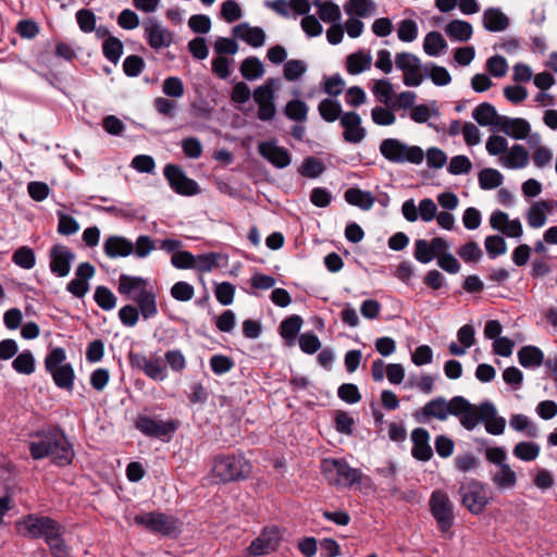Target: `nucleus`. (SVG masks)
Here are the masks:
<instances>
[{
  "label": "nucleus",
  "instance_id": "nucleus-1",
  "mask_svg": "<svg viewBox=\"0 0 557 557\" xmlns=\"http://www.w3.org/2000/svg\"><path fill=\"white\" fill-rule=\"evenodd\" d=\"M29 454L35 460L50 458L58 467L70 466L75 457L73 444L59 425H48L35 432L29 442Z\"/></svg>",
  "mask_w": 557,
  "mask_h": 557
},
{
  "label": "nucleus",
  "instance_id": "nucleus-2",
  "mask_svg": "<svg viewBox=\"0 0 557 557\" xmlns=\"http://www.w3.org/2000/svg\"><path fill=\"white\" fill-rule=\"evenodd\" d=\"M412 416L418 423L423 424L429 423L432 419L445 421L449 416L458 418L465 429H470L475 424L472 404L462 396H454L449 400L438 396L417 409Z\"/></svg>",
  "mask_w": 557,
  "mask_h": 557
},
{
  "label": "nucleus",
  "instance_id": "nucleus-3",
  "mask_svg": "<svg viewBox=\"0 0 557 557\" xmlns=\"http://www.w3.org/2000/svg\"><path fill=\"white\" fill-rule=\"evenodd\" d=\"M16 530L24 537L32 540L44 539L47 545L58 540L64 533V528L55 519L35 513L26 515L16 521Z\"/></svg>",
  "mask_w": 557,
  "mask_h": 557
},
{
  "label": "nucleus",
  "instance_id": "nucleus-4",
  "mask_svg": "<svg viewBox=\"0 0 557 557\" xmlns=\"http://www.w3.org/2000/svg\"><path fill=\"white\" fill-rule=\"evenodd\" d=\"M321 471L330 485L337 487H350L359 483L362 473L351 468L344 459L326 458L321 462Z\"/></svg>",
  "mask_w": 557,
  "mask_h": 557
},
{
  "label": "nucleus",
  "instance_id": "nucleus-5",
  "mask_svg": "<svg viewBox=\"0 0 557 557\" xmlns=\"http://www.w3.org/2000/svg\"><path fill=\"white\" fill-rule=\"evenodd\" d=\"M134 522L152 533L174 539L181 534L183 527L178 518L158 511L138 513L134 517Z\"/></svg>",
  "mask_w": 557,
  "mask_h": 557
},
{
  "label": "nucleus",
  "instance_id": "nucleus-6",
  "mask_svg": "<svg viewBox=\"0 0 557 557\" xmlns=\"http://www.w3.org/2000/svg\"><path fill=\"white\" fill-rule=\"evenodd\" d=\"M381 154L389 162L403 164H421L424 151L419 146H410L397 138H386L380 144Z\"/></svg>",
  "mask_w": 557,
  "mask_h": 557
},
{
  "label": "nucleus",
  "instance_id": "nucleus-7",
  "mask_svg": "<svg viewBox=\"0 0 557 557\" xmlns=\"http://www.w3.org/2000/svg\"><path fill=\"white\" fill-rule=\"evenodd\" d=\"M178 426L180 422L177 420H161L148 414H138L135 420V428L143 435L161 441H169Z\"/></svg>",
  "mask_w": 557,
  "mask_h": 557
},
{
  "label": "nucleus",
  "instance_id": "nucleus-8",
  "mask_svg": "<svg viewBox=\"0 0 557 557\" xmlns=\"http://www.w3.org/2000/svg\"><path fill=\"white\" fill-rule=\"evenodd\" d=\"M459 495L461 504L475 516L481 515L490 503L485 485L474 479L461 483Z\"/></svg>",
  "mask_w": 557,
  "mask_h": 557
},
{
  "label": "nucleus",
  "instance_id": "nucleus-9",
  "mask_svg": "<svg viewBox=\"0 0 557 557\" xmlns=\"http://www.w3.org/2000/svg\"><path fill=\"white\" fill-rule=\"evenodd\" d=\"M430 511L435 519L441 532L445 533L454 524V504L448 494L442 490L432 492L429 499Z\"/></svg>",
  "mask_w": 557,
  "mask_h": 557
},
{
  "label": "nucleus",
  "instance_id": "nucleus-10",
  "mask_svg": "<svg viewBox=\"0 0 557 557\" xmlns=\"http://www.w3.org/2000/svg\"><path fill=\"white\" fill-rule=\"evenodd\" d=\"M278 82L275 78H268L264 84L253 90L252 98L257 104L258 119L264 122L271 121L276 114L275 90Z\"/></svg>",
  "mask_w": 557,
  "mask_h": 557
},
{
  "label": "nucleus",
  "instance_id": "nucleus-11",
  "mask_svg": "<svg viewBox=\"0 0 557 557\" xmlns=\"http://www.w3.org/2000/svg\"><path fill=\"white\" fill-rule=\"evenodd\" d=\"M472 413L475 424L470 429H466L467 431H473L483 422L488 434L500 435L504 433L506 420L497 416L496 407L491 401H483L479 405L472 404Z\"/></svg>",
  "mask_w": 557,
  "mask_h": 557
},
{
  "label": "nucleus",
  "instance_id": "nucleus-12",
  "mask_svg": "<svg viewBox=\"0 0 557 557\" xmlns=\"http://www.w3.org/2000/svg\"><path fill=\"white\" fill-rule=\"evenodd\" d=\"M395 65L403 72V82L408 87H418L424 79V69L421 60L410 52H399L395 55Z\"/></svg>",
  "mask_w": 557,
  "mask_h": 557
},
{
  "label": "nucleus",
  "instance_id": "nucleus-13",
  "mask_svg": "<svg viewBox=\"0 0 557 557\" xmlns=\"http://www.w3.org/2000/svg\"><path fill=\"white\" fill-rule=\"evenodd\" d=\"M163 175L170 187L178 195L194 196L199 193L197 182L187 177L182 168L176 164H166Z\"/></svg>",
  "mask_w": 557,
  "mask_h": 557
},
{
  "label": "nucleus",
  "instance_id": "nucleus-14",
  "mask_svg": "<svg viewBox=\"0 0 557 557\" xmlns=\"http://www.w3.org/2000/svg\"><path fill=\"white\" fill-rule=\"evenodd\" d=\"M144 37L154 50L168 48L173 42V33L154 17L144 21Z\"/></svg>",
  "mask_w": 557,
  "mask_h": 557
},
{
  "label": "nucleus",
  "instance_id": "nucleus-15",
  "mask_svg": "<svg viewBox=\"0 0 557 557\" xmlns=\"http://www.w3.org/2000/svg\"><path fill=\"white\" fill-rule=\"evenodd\" d=\"M281 541L282 532L277 527H265L247 550L252 556L269 555L277 549Z\"/></svg>",
  "mask_w": 557,
  "mask_h": 557
},
{
  "label": "nucleus",
  "instance_id": "nucleus-16",
  "mask_svg": "<svg viewBox=\"0 0 557 557\" xmlns=\"http://www.w3.org/2000/svg\"><path fill=\"white\" fill-rule=\"evenodd\" d=\"M50 271L59 277L66 276L71 271V264L75 259L74 252L64 245L55 244L49 251Z\"/></svg>",
  "mask_w": 557,
  "mask_h": 557
},
{
  "label": "nucleus",
  "instance_id": "nucleus-17",
  "mask_svg": "<svg viewBox=\"0 0 557 557\" xmlns=\"http://www.w3.org/2000/svg\"><path fill=\"white\" fill-rule=\"evenodd\" d=\"M213 474L221 482H230L238 479L243 472L242 458L234 455L218 456L214 460Z\"/></svg>",
  "mask_w": 557,
  "mask_h": 557
},
{
  "label": "nucleus",
  "instance_id": "nucleus-18",
  "mask_svg": "<svg viewBox=\"0 0 557 557\" xmlns=\"http://www.w3.org/2000/svg\"><path fill=\"white\" fill-rule=\"evenodd\" d=\"M258 151L262 158L277 169H285L292 162L289 151L278 146L275 140H264L259 143Z\"/></svg>",
  "mask_w": 557,
  "mask_h": 557
},
{
  "label": "nucleus",
  "instance_id": "nucleus-19",
  "mask_svg": "<svg viewBox=\"0 0 557 557\" xmlns=\"http://www.w3.org/2000/svg\"><path fill=\"white\" fill-rule=\"evenodd\" d=\"M341 125L344 128L343 138L349 144H360L367 136V131L361 125V117L355 111L345 112L341 116Z\"/></svg>",
  "mask_w": 557,
  "mask_h": 557
},
{
  "label": "nucleus",
  "instance_id": "nucleus-20",
  "mask_svg": "<svg viewBox=\"0 0 557 557\" xmlns=\"http://www.w3.org/2000/svg\"><path fill=\"white\" fill-rule=\"evenodd\" d=\"M492 228L500 232L507 237L520 238L523 234L522 224L519 219L510 220L506 212L494 211L490 216Z\"/></svg>",
  "mask_w": 557,
  "mask_h": 557
},
{
  "label": "nucleus",
  "instance_id": "nucleus-21",
  "mask_svg": "<svg viewBox=\"0 0 557 557\" xmlns=\"http://www.w3.org/2000/svg\"><path fill=\"white\" fill-rule=\"evenodd\" d=\"M496 127L513 139H525L530 132V123L521 117L500 116Z\"/></svg>",
  "mask_w": 557,
  "mask_h": 557
},
{
  "label": "nucleus",
  "instance_id": "nucleus-22",
  "mask_svg": "<svg viewBox=\"0 0 557 557\" xmlns=\"http://www.w3.org/2000/svg\"><path fill=\"white\" fill-rule=\"evenodd\" d=\"M411 455L420 461H429L433 456L430 445V433L423 428H417L411 432Z\"/></svg>",
  "mask_w": 557,
  "mask_h": 557
},
{
  "label": "nucleus",
  "instance_id": "nucleus-23",
  "mask_svg": "<svg viewBox=\"0 0 557 557\" xmlns=\"http://www.w3.org/2000/svg\"><path fill=\"white\" fill-rule=\"evenodd\" d=\"M148 281L141 276L121 274L119 277L117 292L127 299L134 300L136 295H143L148 290Z\"/></svg>",
  "mask_w": 557,
  "mask_h": 557
},
{
  "label": "nucleus",
  "instance_id": "nucleus-24",
  "mask_svg": "<svg viewBox=\"0 0 557 557\" xmlns=\"http://www.w3.org/2000/svg\"><path fill=\"white\" fill-rule=\"evenodd\" d=\"M133 242L120 235H110L103 242V252L110 259L128 257L133 253Z\"/></svg>",
  "mask_w": 557,
  "mask_h": 557
},
{
  "label": "nucleus",
  "instance_id": "nucleus-25",
  "mask_svg": "<svg viewBox=\"0 0 557 557\" xmlns=\"http://www.w3.org/2000/svg\"><path fill=\"white\" fill-rule=\"evenodd\" d=\"M555 202L552 200H539L531 205L527 212V221L530 227L540 228L546 224L547 214L554 211Z\"/></svg>",
  "mask_w": 557,
  "mask_h": 557
},
{
  "label": "nucleus",
  "instance_id": "nucleus-26",
  "mask_svg": "<svg viewBox=\"0 0 557 557\" xmlns=\"http://www.w3.org/2000/svg\"><path fill=\"white\" fill-rule=\"evenodd\" d=\"M529 160L527 149L522 145L516 144L505 154L500 156L498 161L506 169L518 170L525 168Z\"/></svg>",
  "mask_w": 557,
  "mask_h": 557
},
{
  "label": "nucleus",
  "instance_id": "nucleus-27",
  "mask_svg": "<svg viewBox=\"0 0 557 557\" xmlns=\"http://www.w3.org/2000/svg\"><path fill=\"white\" fill-rule=\"evenodd\" d=\"M372 55L367 50H358L346 58V71L351 75H358L371 69Z\"/></svg>",
  "mask_w": 557,
  "mask_h": 557
},
{
  "label": "nucleus",
  "instance_id": "nucleus-28",
  "mask_svg": "<svg viewBox=\"0 0 557 557\" xmlns=\"http://www.w3.org/2000/svg\"><path fill=\"white\" fill-rule=\"evenodd\" d=\"M134 301L137 305L139 314L145 320L154 318L158 314L157 296L152 288L144 292L143 295H136Z\"/></svg>",
  "mask_w": 557,
  "mask_h": 557
},
{
  "label": "nucleus",
  "instance_id": "nucleus-29",
  "mask_svg": "<svg viewBox=\"0 0 557 557\" xmlns=\"http://www.w3.org/2000/svg\"><path fill=\"white\" fill-rule=\"evenodd\" d=\"M483 26L488 32H503L509 25V18L499 9L488 8L482 16Z\"/></svg>",
  "mask_w": 557,
  "mask_h": 557
},
{
  "label": "nucleus",
  "instance_id": "nucleus-30",
  "mask_svg": "<svg viewBox=\"0 0 557 557\" xmlns=\"http://www.w3.org/2000/svg\"><path fill=\"white\" fill-rule=\"evenodd\" d=\"M491 480L494 485L500 490H510L516 486L518 478L516 472L506 462L497 467V470L491 473Z\"/></svg>",
  "mask_w": 557,
  "mask_h": 557
},
{
  "label": "nucleus",
  "instance_id": "nucleus-31",
  "mask_svg": "<svg viewBox=\"0 0 557 557\" xmlns=\"http://www.w3.org/2000/svg\"><path fill=\"white\" fill-rule=\"evenodd\" d=\"M318 16L327 24L341 22V8L333 0H312Z\"/></svg>",
  "mask_w": 557,
  "mask_h": 557
},
{
  "label": "nucleus",
  "instance_id": "nucleus-32",
  "mask_svg": "<svg viewBox=\"0 0 557 557\" xmlns=\"http://www.w3.org/2000/svg\"><path fill=\"white\" fill-rule=\"evenodd\" d=\"M519 363L527 369H536L544 362V354L536 346H524L518 351Z\"/></svg>",
  "mask_w": 557,
  "mask_h": 557
},
{
  "label": "nucleus",
  "instance_id": "nucleus-33",
  "mask_svg": "<svg viewBox=\"0 0 557 557\" xmlns=\"http://www.w3.org/2000/svg\"><path fill=\"white\" fill-rule=\"evenodd\" d=\"M345 200L361 210H370L374 205V197L370 191L361 190L359 188H348L344 194Z\"/></svg>",
  "mask_w": 557,
  "mask_h": 557
},
{
  "label": "nucleus",
  "instance_id": "nucleus-34",
  "mask_svg": "<svg viewBox=\"0 0 557 557\" xmlns=\"http://www.w3.org/2000/svg\"><path fill=\"white\" fill-rule=\"evenodd\" d=\"M344 11L348 16L369 17L375 12V4L372 0H348Z\"/></svg>",
  "mask_w": 557,
  "mask_h": 557
},
{
  "label": "nucleus",
  "instance_id": "nucleus-35",
  "mask_svg": "<svg viewBox=\"0 0 557 557\" xmlns=\"http://www.w3.org/2000/svg\"><path fill=\"white\" fill-rule=\"evenodd\" d=\"M445 33L451 40L463 42L471 38L473 29L470 23L461 20H454L446 25Z\"/></svg>",
  "mask_w": 557,
  "mask_h": 557
},
{
  "label": "nucleus",
  "instance_id": "nucleus-36",
  "mask_svg": "<svg viewBox=\"0 0 557 557\" xmlns=\"http://www.w3.org/2000/svg\"><path fill=\"white\" fill-rule=\"evenodd\" d=\"M509 425L512 430L524 433L525 436L531 438L537 437L540 434L536 424L522 413L511 414Z\"/></svg>",
  "mask_w": 557,
  "mask_h": 557
},
{
  "label": "nucleus",
  "instance_id": "nucleus-37",
  "mask_svg": "<svg viewBox=\"0 0 557 557\" xmlns=\"http://www.w3.org/2000/svg\"><path fill=\"white\" fill-rule=\"evenodd\" d=\"M53 379L54 384L62 389L72 391L74 387L75 373L70 363L63 364L61 368L54 369L49 372Z\"/></svg>",
  "mask_w": 557,
  "mask_h": 557
},
{
  "label": "nucleus",
  "instance_id": "nucleus-38",
  "mask_svg": "<svg viewBox=\"0 0 557 557\" xmlns=\"http://www.w3.org/2000/svg\"><path fill=\"white\" fill-rule=\"evenodd\" d=\"M472 117L481 125V126H490L495 125L500 117L497 114L496 109L488 102H483L475 107L472 112Z\"/></svg>",
  "mask_w": 557,
  "mask_h": 557
},
{
  "label": "nucleus",
  "instance_id": "nucleus-39",
  "mask_svg": "<svg viewBox=\"0 0 557 557\" xmlns=\"http://www.w3.org/2000/svg\"><path fill=\"white\" fill-rule=\"evenodd\" d=\"M302 319L299 315H290L282 321L280 334L286 341L288 346L295 343V339L301 329Z\"/></svg>",
  "mask_w": 557,
  "mask_h": 557
},
{
  "label": "nucleus",
  "instance_id": "nucleus-40",
  "mask_svg": "<svg viewBox=\"0 0 557 557\" xmlns=\"http://www.w3.org/2000/svg\"><path fill=\"white\" fill-rule=\"evenodd\" d=\"M376 100L386 107H389L395 96L394 87L387 79H376L371 88Z\"/></svg>",
  "mask_w": 557,
  "mask_h": 557
},
{
  "label": "nucleus",
  "instance_id": "nucleus-41",
  "mask_svg": "<svg viewBox=\"0 0 557 557\" xmlns=\"http://www.w3.org/2000/svg\"><path fill=\"white\" fill-rule=\"evenodd\" d=\"M447 48V44L438 32H430L423 42L424 52L431 57L440 55Z\"/></svg>",
  "mask_w": 557,
  "mask_h": 557
},
{
  "label": "nucleus",
  "instance_id": "nucleus-42",
  "mask_svg": "<svg viewBox=\"0 0 557 557\" xmlns=\"http://www.w3.org/2000/svg\"><path fill=\"white\" fill-rule=\"evenodd\" d=\"M479 184L482 189L488 190L499 187L504 182L503 174L495 169H483L479 173Z\"/></svg>",
  "mask_w": 557,
  "mask_h": 557
},
{
  "label": "nucleus",
  "instance_id": "nucleus-43",
  "mask_svg": "<svg viewBox=\"0 0 557 557\" xmlns=\"http://www.w3.org/2000/svg\"><path fill=\"white\" fill-rule=\"evenodd\" d=\"M308 111V106L298 99L289 100L284 108L286 117L295 122H306Z\"/></svg>",
  "mask_w": 557,
  "mask_h": 557
},
{
  "label": "nucleus",
  "instance_id": "nucleus-44",
  "mask_svg": "<svg viewBox=\"0 0 557 557\" xmlns=\"http://www.w3.org/2000/svg\"><path fill=\"white\" fill-rule=\"evenodd\" d=\"M541 447L539 444L533 442H520L512 450L516 458L522 461H533L540 455Z\"/></svg>",
  "mask_w": 557,
  "mask_h": 557
},
{
  "label": "nucleus",
  "instance_id": "nucleus-45",
  "mask_svg": "<svg viewBox=\"0 0 557 557\" xmlns=\"http://www.w3.org/2000/svg\"><path fill=\"white\" fill-rule=\"evenodd\" d=\"M321 117L326 122H335L342 116V106L333 99H323L318 107Z\"/></svg>",
  "mask_w": 557,
  "mask_h": 557
},
{
  "label": "nucleus",
  "instance_id": "nucleus-46",
  "mask_svg": "<svg viewBox=\"0 0 557 557\" xmlns=\"http://www.w3.org/2000/svg\"><path fill=\"white\" fill-rule=\"evenodd\" d=\"M102 52L110 62L116 64L123 53V44L119 38L109 36L102 44Z\"/></svg>",
  "mask_w": 557,
  "mask_h": 557
},
{
  "label": "nucleus",
  "instance_id": "nucleus-47",
  "mask_svg": "<svg viewBox=\"0 0 557 557\" xmlns=\"http://www.w3.org/2000/svg\"><path fill=\"white\" fill-rule=\"evenodd\" d=\"M12 261L20 268L29 270L36 264L35 252L28 246H22L13 252Z\"/></svg>",
  "mask_w": 557,
  "mask_h": 557
},
{
  "label": "nucleus",
  "instance_id": "nucleus-48",
  "mask_svg": "<svg viewBox=\"0 0 557 557\" xmlns=\"http://www.w3.org/2000/svg\"><path fill=\"white\" fill-rule=\"evenodd\" d=\"M94 299L96 304L106 311H110L116 306V297L107 286H98L95 289Z\"/></svg>",
  "mask_w": 557,
  "mask_h": 557
},
{
  "label": "nucleus",
  "instance_id": "nucleus-49",
  "mask_svg": "<svg viewBox=\"0 0 557 557\" xmlns=\"http://www.w3.org/2000/svg\"><path fill=\"white\" fill-rule=\"evenodd\" d=\"M324 171V163L314 157L306 158L299 168V173L308 178L319 177Z\"/></svg>",
  "mask_w": 557,
  "mask_h": 557
},
{
  "label": "nucleus",
  "instance_id": "nucleus-50",
  "mask_svg": "<svg viewBox=\"0 0 557 557\" xmlns=\"http://www.w3.org/2000/svg\"><path fill=\"white\" fill-rule=\"evenodd\" d=\"M394 109L389 107H381L376 106L371 110V119L374 124L380 126H389L395 124L396 115L394 113Z\"/></svg>",
  "mask_w": 557,
  "mask_h": 557
},
{
  "label": "nucleus",
  "instance_id": "nucleus-51",
  "mask_svg": "<svg viewBox=\"0 0 557 557\" xmlns=\"http://www.w3.org/2000/svg\"><path fill=\"white\" fill-rule=\"evenodd\" d=\"M133 253L138 259L147 258L151 251L157 249V242L148 235H140L136 242L133 243Z\"/></svg>",
  "mask_w": 557,
  "mask_h": 557
},
{
  "label": "nucleus",
  "instance_id": "nucleus-52",
  "mask_svg": "<svg viewBox=\"0 0 557 557\" xmlns=\"http://www.w3.org/2000/svg\"><path fill=\"white\" fill-rule=\"evenodd\" d=\"M221 259V255L216 252H209L195 256V265L194 270L198 272H210L214 268L219 267V260Z\"/></svg>",
  "mask_w": 557,
  "mask_h": 557
},
{
  "label": "nucleus",
  "instance_id": "nucleus-53",
  "mask_svg": "<svg viewBox=\"0 0 557 557\" xmlns=\"http://www.w3.org/2000/svg\"><path fill=\"white\" fill-rule=\"evenodd\" d=\"M13 369L21 374H32L35 371V360L29 350H24L12 362Z\"/></svg>",
  "mask_w": 557,
  "mask_h": 557
},
{
  "label": "nucleus",
  "instance_id": "nucleus-54",
  "mask_svg": "<svg viewBox=\"0 0 557 557\" xmlns=\"http://www.w3.org/2000/svg\"><path fill=\"white\" fill-rule=\"evenodd\" d=\"M485 69L492 76L500 78L507 74L508 63L503 55L495 54L486 60Z\"/></svg>",
  "mask_w": 557,
  "mask_h": 557
},
{
  "label": "nucleus",
  "instance_id": "nucleus-55",
  "mask_svg": "<svg viewBox=\"0 0 557 557\" xmlns=\"http://www.w3.org/2000/svg\"><path fill=\"white\" fill-rule=\"evenodd\" d=\"M162 92L166 97L181 98L184 96L185 87L183 81L177 76H169L162 83Z\"/></svg>",
  "mask_w": 557,
  "mask_h": 557
},
{
  "label": "nucleus",
  "instance_id": "nucleus-56",
  "mask_svg": "<svg viewBox=\"0 0 557 557\" xmlns=\"http://www.w3.org/2000/svg\"><path fill=\"white\" fill-rule=\"evenodd\" d=\"M164 360L173 372L182 373L187 367V360L180 349H170L164 354Z\"/></svg>",
  "mask_w": 557,
  "mask_h": 557
},
{
  "label": "nucleus",
  "instance_id": "nucleus-57",
  "mask_svg": "<svg viewBox=\"0 0 557 557\" xmlns=\"http://www.w3.org/2000/svg\"><path fill=\"white\" fill-rule=\"evenodd\" d=\"M424 71L431 81L437 86H446L451 81L449 72L444 66L436 64L425 65Z\"/></svg>",
  "mask_w": 557,
  "mask_h": 557
},
{
  "label": "nucleus",
  "instance_id": "nucleus-58",
  "mask_svg": "<svg viewBox=\"0 0 557 557\" xmlns=\"http://www.w3.org/2000/svg\"><path fill=\"white\" fill-rule=\"evenodd\" d=\"M485 249L491 259L504 255L507 251L505 239L498 235L487 236L485 238Z\"/></svg>",
  "mask_w": 557,
  "mask_h": 557
},
{
  "label": "nucleus",
  "instance_id": "nucleus-59",
  "mask_svg": "<svg viewBox=\"0 0 557 557\" xmlns=\"http://www.w3.org/2000/svg\"><path fill=\"white\" fill-rule=\"evenodd\" d=\"M76 22L83 33H91L96 29V15L89 9H81L75 14Z\"/></svg>",
  "mask_w": 557,
  "mask_h": 557
},
{
  "label": "nucleus",
  "instance_id": "nucleus-60",
  "mask_svg": "<svg viewBox=\"0 0 557 557\" xmlns=\"http://www.w3.org/2000/svg\"><path fill=\"white\" fill-rule=\"evenodd\" d=\"M144 373L146 376L157 382L164 381L169 375L166 364H163L160 358H151Z\"/></svg>",
  "mask_w": 557,
  "mask_h": 557
},
{
  "label": "nucleus",
  "instance_id": "nucleus-61",
  "mask_svg": "<svg viewBox=\"0 0 557 557\" xmlns=\"http://www.w3.org/2000/svg\"><path fill=\"white\" fill-rule=\"evenodd\" d=\"M399 40L404 42H411L418 36V26L413 20H403L397 29Z\"/></svg>",
  "mask_w": 557,
  "mask_h": 557
},
{
  "label": "nucleus",
  "instance_id": "nucleus-62",
  "mask_svg": "<svg viewBox=\"0 0 557 557\" xmlns=\"http://www.w3.org/2000/svg\"><path fill=\"white\" fill-rule=\"evenodd\" d=\"M145 69V61L141 57L132 54L124 59L123 71L128 77L138 76Z\"/></svg>",
  "mask_w": 557,
  "mask_h": 557
},
{
  "label": "nucleus",
  "instance_id": "nucleus-63",
  "mask_svg": "<svg viewBox=\"0 0 557 557\" xmlns=\"http://www.w3.org/2000/svg\"><path fill=\"white\" fill-rule=\"evenodd\" d=\"M457 253L467 263L479 261L483 255L480 246L475 242H469L462 245Z\"/></svg>",
  "mask_w": 557,
  "mask_h": 557
},
{
  "label": "nucleus",
  "instance_id": "nucleus-64",
  "mask_svg": "<svg viewBox=\"0 0 557 557\" xmlns=\"http://www.w3.org/2000/svg\"><path fill=\"white\" fill-rule=\"evenodd\" d=\"M171 296L178 301H188L194 297L195 289L187 282H176L170 290Z\"/></svg>",
  "mask_w": 557,
  "mask_h": 557
}]
</instances>
